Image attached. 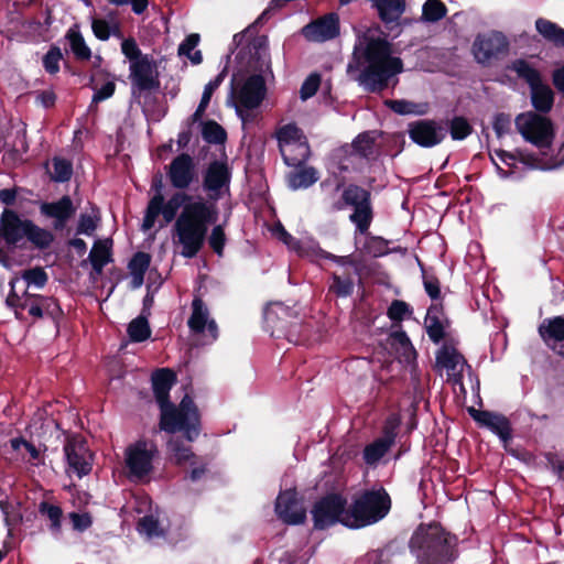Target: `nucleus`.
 Masks as SVG:
<instances>
[{
    "mask_svg": "<svg viewBox=\"0 0 564 564\" xmlns=\"http://www.w3.org/2000/svg\"><path fill=\"white\" fill-rule=\"evenodd\" d=\"M231 169L226 159L210 162L203 174V189L208 199L183 191L174 193L167 200L158 191L149 200L142 230L152 229L162 215L165 224L173 220L174 241L182 247L181 254L194 258L204 246L208 227L218 219L216 202L229 194Z\"/></svg>",
    "mask_w": 564,
    "mask_h": 564,
    "instance_id": "1",
    "label": "nucleus"
},
{
    "mask_svg": "<svg viewBox=\"0 0 564 564\" xmlns=\"http://www.w3.org/2000/svg\"><path fill=\"white\" fill-rule=\"evenodd\" d=\"M402 70L401 58L392 54L391 44L377 30L368 29L358 36L347 72L366 90H383Z\"/></svg>",
    "mask_w": 564,
    "mask_h": 564,
    "instance_id": "2",
    "label": "nucleus"
},
{
    "mask_svg": "<svg viewBox=\"0 0 564 564\" xmlns=\"http://www.w3.org/2000/svg\"><path fill=\"white\" fill-rule=\"evenodd\" d=\"M174 382L175 375L170 369H159L152 375V388L161 410L160 426L169 433L182 431L187 441L192 442L199 433V414L188 395L182 399L178 406L169 401Z\"/></svg>",
    "mask_w": 564,
    "mask_h": 564,
    "instance_id": "3",
    "label": "nucleus"
},
{
    "mask_svg": "<svg viewBox=\"0 0 564 564\" xmlns=\"http://www.w3.org/2000/svg\"><path fill=\"white\" fill-rule=\"evenodd\" d=\"M457 539L438 524L420 525L410 540L417 564H453L457 557Z\"/></svg>",
    "mask_w": 564,
    "mask_h": 564,
    "instance_id": "4",
    "label": "nucleus"
},
{
    "mask_svg": "<svg viewBox=\"0 0 564 564\" xmlns=\"http://www.w3.org/2000/svg\"><path fill=\"white\" fill-rule=\"evenodd\" d=\"M391 507L389 495L383 489L362 492L343 518V524L358 529L378 522Z\"/></svg>",
    "mask_w": 564,
    "mask_h": 564,
    "instance_id": "5",
    "label": "nucleus"
},
{
    "mask_svg": "<svg viewBox=\"0 0 564 564\" xmlns=\"http://www.w3.org/2000/svg\"><path fill=\"white\" fill-rule=\"evenodd\" d=\"M121 52L129 61V78L139 90H153L160 87L159 65L152 55L142 54L135 40L126 39Z\"/></svg>",
    "mask_w": 564,
    "mask_h": 564,
    "instance_id": "6",
    "label": "nucleus"
},
{
    "mask_svg": "<svg viewBox=\"0 0 564 564\" xmlns=\"http://www.w3.org/2000/svg\"><path fill=\"white\" fill-rule=\"evenodd\" d=\"M275 138L286 165L299 167L308 160L311 150L307 139L295 123L279 127L275 131Z\"/></svg>",
    "mask_w": 564,
    "mask_h": 564,
    "instance_id": "7",
    "label": "nucleus"
},
{
    "mask_svg": "<svg viewBox=\"0 0 564 564\" xmlns=\"http://www.w3.org/2000/svg\"><path fill=\"white\" fill-rule=\"evenodd\" d=\"M514 124L524 141L540 150L549 149L554 140L555 132L552 121L534 111L518 115Z\"/></svg>",
    "mask_w": 564,
    "mask_h": 564,
    "instance_id": "8",
    "label": "nucleus"
},
{
    "mask_svg": "<svg viewBox=\"0 0 564 564\" xmlns=\"http://www.w3.org/2000/svg\"><path fill=\"white\" fill-rule=\"evenodd\" d=\"M156 446L152 442L138 441L124 451V465L131 480L147 478L153 469Z\"/></svg>",
    "mask_w": 564,
    "mask_h": 564,
    "instance_id": "9",
    "label": "nucleus"
},
{
    "mask_svg": "<svg viewBox=\"0 0 564 564\" xmlns=\"http://www.w3.org/2000/svg\"><path fill=\"white\" fill-rule=\"evenodd\" d=\"M274 234L276 237L288 246L290 250L297 252L302 257H308L312 260L324 258L329 259L341 267H354L355 271L356 264L350 256H335L325 250H323L317 242L314 240H305L299 241L293 238L281 225H278L274 228Z\"/></svg>",
    "mask_w": 564,
    "mask_h": 564,
    "instance_id": "10",
    "label": "nucleus"
},
{
    "mask_svg": "<svg viewBox=\"0 0 564 564\" xmlns=\"http://www.w3.org/2000/svg\"><path fill=\"white\" fill-rule=\"evenodd\" d=\"M187 325L191 336L197 345L212 344L218 337L217 324L210 318L207 306L199 297H195L192 302V314Z\"/></svg>",
    "mask_w": 564,
    "mask_h": 564,
    "instance_id": "11",
    "label": "nucleus"
},
{
    "mask_svg": "<svg viewBox=\"0 0 564 564\" xmlns=\"http://www.w3.org/2000/svg\"><path fill=\"white\" fill-rule=\"evenodd\" d=\"M343 199L346 205L354 207L350 220L356 225L360 234H366L372 220V208L370 193L357 185H349L343 192Z\"/></svg>",
    "mask_w": 564,
    "mask_h": 564,
    "instance_id": "12",
    "label": "nucleus"
},
{
    "mask_svg": "<svg viewBox=\"0 0 564 564\" xmlns=\"http://www.w3.org/2000/svg\"><path fill=\"white\" fill-rule=\"evenodd\" d=\"M265 91V83L261 75H252L242 83L237 77L231 80V96L239 104L238 110L257 108L264 99Z\"/></svg>",
    "mask_w": 564,
    "mask_h": 564,
    "instance_id": "13",
    "label": "nucleus"
},
{
    "mask_svg": "<svg viewBox=\"0 0 564 564\" xmlns=\"http://www.w3.org/2000/svg\"><path fill=\"white\" fill-rule=\"evenodd\" d=\"M346 500L338 495H329L321 499L313 508L312 516L316 529H325L337 522L343 524V518L348 513Z\"/></svg>",
    "mask_w": 564,
    "mask_h": 564,
    "instance_id": "14",
    "label": "nucleus"
},
{
    "mask_svg": "<svg viewBox=\"0 0 564 564\" xmlns=\"http://www.w3.org/2000/svg\"><path fill=\"white\" fill-rule=\"evenodd\" d=\"M447 127L434 120L421 119L409 123V138L422 148L440 144L447 135Z\"/></svg>",
    "mask_w": 564,
    "mask_h": 564,
    "instance_id": "15",
    "label": "nucleus"
},
{
    "mask_svg": "<svg viewBox=\"0 0 564 564\" xmlns=\"http://www.w3.org/2000/svg\"><path fill=\"white\" fill-rule=\"evenodd\" d=\"M67 460V471L76 474L79 478L89 474L93 466V456L86 443L78 438H69L64 447Z\"/></svg>",
    "mask_w": 564,
    "mask_h": 564,
    "instance_id": "16",
    "label": "nucleus"
},
{
    "mask_svg": "<svg viewBox=\"0 0 564 564\" xmlns=\"http://www.w3.org/2000/svg\"><path fill=\"white\" fill-rule=\"evenodd\" d=\"M399 424L400 419L397 415H391L386 422L383 435L365 447L362 457L367 465L376 466L391 448Z\"/></svg>",
    "mask_w": 564,
    "mask_h": 564,
    "instance_id": "17",
    "label": "nucleus"
},
{
    "mask_svg": "<svg viewBox=\"0 0 564 564\" xmlns=\"http://www.w3.org/2000/svg\"><path fill=\"white\" fill-rule=\"evenodd\" d=\"M508 51V42L500 32L480 34L473 44V53L478 63L485 64Z\"/></svg>",
    "mask_w": 564,
    "mask_h": 564,
    "instance_id": "18",
    "label": "nucleus"
},
{
    "mask_svg": "<svg viewBox=\"0 0 564 564\" xmlns=\"http://www.w3.org/2000/svg\"><path fill=\"white\" fill-rule=\"evenodd\" d=\"M275 512L286 524H301L306 519V511L293 489L280 492L275 501Z\"/></svg>",
    "mask_w": 564,
    "mask_h": 564,
    "instance_id": "19",
    "label": "nucleus"
},
{
    "mask_svg": "<svg viewBox=\"0 0 564 564\" xmlns=\"http://www.w3.org/2000/svg\"><path fill=\"white\" fill-rule=\"evenodd\" d=\"M169 180L173 187L186 189L196 180V166L191 155L182 153L174 158L167 171Z\"/></svg>",
    "mask_w": 564,
    "mask_h": 564,
    "instance_id": "20",
    "label": "nucleus"
},
{
    "mask_svg": "<svg viewBox=\"0 0 564 564\" xmlns=\"http://www.w3.org/2000/svg\"><path fill=\"white\" fill-rule=\"evenodd\" d=\"M303 35L313 42H325L339 34V19L335 13L327 14L303 28Z\"/></svg>",
    "mask_w": 564,
    "mask_h": 564,
    "instance_id": "21",
    "label": "nucleus"
},
{
    "mask_svg": "<svg viewBox=\"0 0 564 564\" xmlns=\"http://www.w3.org/2000/svg\"><path fill=\"white\" fill-rule=\"evenodd\" d=\"M469 413L480 426L487 427L497 434L505 444L511 438V427L506 416L473 408L469 410Z\"/></svg>",
    "mask_w": 564,
    "mask_h": 564,
    "instance_id": "22",
    "label": "nucleus"
},
{
    "mask_svg": "<svg viewBox=\"0 0 564 564\" xmlns=\"http://www.w3.org/2000/svg\"><path fill=\"white\" fill-rule=\"evenodd\" d=\"M539 333L550 349L564 357V316L544 319Z\"/></svg>",
    "mask_w": 564,
    "mask_h": 564,
    "instance_id": "23",
    "label": "nucleus"
},
{
    "mask_svg": "<svg viewBox=\"0 0 564 564\" xmlns=\"http://www.w3.org/2000/svg\"><path fill=\"white\" fill-rule=\"evenodd\" d=\"M40 212L43 216L54 219V228L61 230L75 214L76 208L69 196L51 203H42Z\"/></svg>",
    "mask_w": 564,
    "mask_h": 564,
    "instance_id": "24",
    "label": "nucleus"
},
{
    "mask_svg": "<svg viewBox=\"0 0 564 564\" xmlns=\"http://www.w3.org/2000/svg\"><path fill=\"white\" fill-rule=\"evenodd\" d=\"M436 366L441 370H445L448 378L458 381L466 366V361L455 348L444 346L436 354Z\"/></svg>",
    "mask_w": 564,
    "mask_h": 564,
    "instance_id": "25",
    "label": "nucleus"
},
{
    "mask_svg": "<svg viewBox=\"0 0 564 564\" xmlns=\"http://www.w3.org/2000/svg\"><path fill=\"white\" fill-rule=\"evenodd\" d=\"M20 279H13L11 281V293L7 297V303L11 306L20 307L22 310H28L29 314L34 317L43 316V308L41 305V301L39 296H30L26 292L23 293L22 296H19L14 292L15 283H18Z\"/></svg>",
    "mask_w": 564,
    "mask_h": 564,
    "instance_id": "26",
    "label": "nucleus"
},
{
    "mask_svg": "<svg viewBox=\"0 0 564 564\" xmlns=\"http://www.w3.org/2000/svg\"><path fill=\"white\" fill-rule=\"evenodd\" d=\"M111 249H112V240L111 239H99L96 240L90 252H89V261L93 265L94 272L99 275L102 273V270L106 264H108L111 259Z\"/></svg>",
    "mask_w": 564,
    "mask_h": 564,
    "instance_id": "27",
    "label": "nucleus"
},
{
    "mask_svg": "<svg viewBox=\"0 0 564 564\" xmlns=\"http://www.w3.org/2000/svg\"><path fill=\"white\" fill-rule=\"evenodd\" d=\"M151 262L150 254L145 252H137L129 262V272L131 275V288L139 289L144 281V274L149 269Z\"/></svg>",
    "mask_w": 564,
    "mask_h": 564,
    "instance_id": "28",
    "label": "nucleus"
},
{
    "mask_svg": "<svg viewBox=\"0 0 564 564\" xmlns=\"http://www.w3.org/2000/svg\"><path fill=\"white\" fill-rule=\"evenodd\" d=\"M380 19L384 23L397 22L405 11V0H375Z\"/></svg>",
    "mask_w": 564,
    "mask_h": 564,
    "instance_id": "29",
    "label": "nucleus"
},
{
    "mask_svg": "<svg viewBox=\"0 0 564 564\" xmlns=\"http://www.w3.org/2000/svg\"><path fill=\"white\" fill-rule=\"evenodd\" d=\"M533 107L540 112H549L554 102V94L550 86L542 82L531 88Z\"/></svg>",
    "mask_w": 564,
    "mask_h": 564,
    "instance_id": "30",
    "label": "nucleus"
},
{
    "mask_svg": "<svg viewBox=\"0 0 564 564\" xmlns=\"http://www.w3.org/2000/svg\"><path fill=\"white\" fill-rule=\"evenodd\" d=\"M535 29L544 40L553 43L555 46H564V29L556 23L539 18L535 21Z\"/></svg>",
    "mask_w": 564,
    "mask_h": 564,
    "instance_id": "31",
    "label": "nucleus"
},
{
    "mask_svg": "<svg viewBox=\"0 0 564 564\" xmlns=\"http://www.w3.org/2000/svg\"><path fill=\"white\" fill-rule=\"evenodd\" d=\"M46 171L52 181L64 183L73 175V164L64 158L55 156L46 163Z\"/></svg>",
    "mask_w": 564,
    "mask_h": 564,
    "instance_id": "32",
    "label": "nucleus"
},
{
    "mask_svg": "<svg viewBox=\"0 0 564 564\" xmlns=\"http://www.w3.org/2000/svg\"><path fill=\"white\" fill-rule=\"evenodd\" d=\"M318 172L313 166L294 171L288 175V184L292 189L307 188L318 181Z\"/></svg>",
    "mask_w": 564,
    "mask_h": 564,
    "instance_id": "33",
    "label": "nucleus"
},
{
    "mask_svg": "<svg viewBox=\"0 0 564 564\" xmlns=\"http://www.w3.org/2000/svg\"><path fill=\"white\" fill-rule=\"evenodd\" d=\"M25 225V239H28L33 246L39 249H46L51 246L54 240V236L50 230L41 228L30 219Z\"/></svg>",
    "mask_w": 564,
    "mask_h": 564,
    "instance_id": "34",
    "label": "nucleus"
},
{
    "mask_svg": "<svg viewBox=\"0 0 564 564\" xmlns=\"http://www.w3.org/2000/svg\"><path fill=\"white\" fill-rule=\"evenodd\" d=\"M169 451L172 459L178 464H195V455L192 452L191 446L184 445L178 437H173L167 443Z\"/></svg>",
    "mask_w": 564,
    "mask_h": 564,
    "instance_id": "35",
    "label": "nucleus"
},
{
    "mask_svg": "<svg viewBox=\"0 0 564 564\" xmlns=\"http://www.w3.org/2000/svg\"><path fill=\"white\" fill-rule=\"evenodd\" d=\"M66 39L69 43L73 54L77 59L88 61L91 58V51L76 28H72L67 31Z\"/></svg>",
    "mask_w": 564,
    "mask_h": 564,
    "instance_id": "36",
    "label": "nucleus"
},
{
    "mask_svg": "<svg viewBox=\"0 0 564 564\" xmlns=\"http://www.w3.org/2000/svg\"><path fill=\"white\" fill-rule=\"evenodd\" d=\"M225 78V70L219 73L213 80H210L204 88L200 102L192 116L194 122L199 121L209 105L214 91L220 86Z\"/></svg>",
    "mask_w": 564,
    "mask_h": 564,
    "instance_id": "37",
    "label": "nucleus"
},
{
    "mask_svg": "<svg viewBox=\"0 0 564 564\" xmlns=\"http://www.w3.org/2000/svg\"><path fill=\"white\" fill-rule=\"evenodd\" d=\"M127 332L130 340L134 343L144 341L151 336L148 319L143 316L132 319L128 325Z\"/></svg>",
    "mask_w": 564,
    "mask_h": 564,
    "instance_id": "38",
    "label": "nucleus"
},
{
    "mask_svg": "<svg viewBox=\"0 0 564 564\" xmlns=\"http://www.w3.org/2000/svg\"><path fill=\"white\" fill-rule=\"evenodd\" d=\"M438 308L436 305H432L425 317V326L429 337L438 343L444 336V328L442 322L437 317Z\"/></svg>",
    "mask_w": 564,
    "mask_h": 564,
    "instance_id": "39",
    "label": "nucleus"
},
{
    "mask_svg": "<svg viewBox=\"0 0 564 564\" xmlns=\"http://www.w3.org/2000/svg\"><path fill=\"white\" fill-rule=\"evenodd\" d=\"M511 69L529 84L530 89L542 82L540 73L523 59L513 62Z\"/></svg>",
    "mask_w": 564,
    "mask_h": 564,
    "instance_id": "40",
    "label": "nucleus"
},
{
    "mask_svg": "<svg viewBox=\"0 0 564 564\" xmlns=\"http://www.w3.org/2000/svg\"><path fill=\"white\" fill-rule=\"evenodd\" d=\"M376 140V131L362 132L354 140L352 148L359 155L368 158L375 152Z\"/></svg>",
    "mask_w": 564,
    "mask_h": 564,
    "instance_id": "41",
    "label": "nucleus"
},
{
    "mask_svg": "<svg viewBox=\"0 0 564 564\" xmlns=\"http://www.w3.org/2000/svg\"><path fill=\"white\" fill-rule=\"evenodd\" d=\"M329 291L339 297H347L354 291V280L349 275L334 273Z\"/></svg>",
    "mask_w": 564,
    "mask_h": 564,
    "instance_id": "42",
    "label": "nucleus"
},
{
    "mask_svg": "<svg viewBox=\"0 0 564 564\" xmlns=\"http://www.w3.org/2000/svg\"><path fill=\"white\" fill-rule=\"evenodd\" d=\"M446 7L440 0H426L422 8V20L436 22L446 15Z\"/></svg>",
    "mask_w": 564,
    "mask_h": 564,
    "instance_id": "43",
    "label": "nucleus"
},
{
    "mask_svg": "<svg viewBox=\"0 0 564 564\" xmlns=\"http://www.w3.org/2000/svg\"><path fill=\"white\" fill-rule=\"evenodd\" d=\"M199 43V35L196 33L189 34L178 46V54L184 55L191 59L193 64L202 63V53L200 51H195L192 54V51L196 48Z\"/></svg>",
    "mask_w": 564,
    "mask_h": 564,
    "instance_id": "44",
    "label": "nucleus"
},
{
    "mask_svg": "<svg viewBox=\"0 0 564 564\" xmlns=\"http://www.w3.org/2000/svg\"><path fill=\"white\" fill-rule=\"evenodd\" d=\"M21 279L25 282L26 288L43 289L47 283L48 276L45 270L41 267L24 270Z\"/></svg>",
    "mask_w": 564,
    "mask_h": 564,
    "instance_id": "45",
    "label": "nucleus"
},
{
    "mask_svg": "<svg viewBox=\"0 0 564 564\" xmlns=\"http://www.w3.org/2000/svg\"><path fill=\"white\" fill-rule=\"evenodd\" d=\"M40 512L44 514L51 522L50 530L55 536L61 534V519L63 511L59 507L42 502L40 506Z\"/></svg>",
    "mask_w": 564,
    "mask_h": 564,
    "instance_id": "46",
    "label": "nucleus"
},
{
    "mask_svg": "<svg viewBox=\"0 0 564 564\" xmlns=\"http://www.w3.org/2000/svg\"><path fill=\"white\" fill-rule=\"evenodd\" d=\"M202 135L208 143H223L226 140V131L215 121H206L202 128Z\"/></svg>",
    "mask_w": 564,
    "mask_h": 564,
    "instance_id": "47",
    "label": "nucleus"
},
{
    "mask_svg": "<svg viewBox=\"0 0 564 564\" xmlns=\"http://www.w3.org/2000/svg\"><path fill=\"white\" fill-rule=\"evenodd\" d=\"M138 531L145 534L148 538H154L162 534V530L158 520L152 516H144L138 523Z\"/></svg>",
    "mask_w": 564,
    "mask_h": 564,
    "instance_id": "48",
    "label": "nucleus"
},
{
    "mask_svg": "<svg viewBox=\"0 0 564 564\" xmlns=\"http://www.w3.org/2000/svg\"><path fill=\"white\" fill-rule=\"evenodd\" d=\"M210 248L220 257L226 245V235L223 225H216L208 238Z\"/></svg>",
    "mask_w": 564,
    "mask_h": 564,
    "instance_id": "49",
    "label": "nucleus"
},
{
    "mask_svg": "<svg viewBox=\"0 0 564 564\" xmlns=\"http://www.w3.org/2000/svg\"><path fill=\"white\" fill-rule=\"evenodd\" d=\"M91 29L97 39L107 41L110 35L118 30V26L116 24L111 25L108 21L102 19H94Z\"/></svg>",
    "mask_w": 564,
    "mask_h": 564,
    "instance_id": "50",
    "label": "nucleus"
},
{
    "mask_svg": "<svg viewBox=\"0 0 564 564\" xmlns=\"http://www.w3.org/2000/svg\"><path fill=\"white\" fill-rule=\"evenodd\" d=\"M98 221L99 216L95 212L91 214H82L78 221L77 232L86 236L93 235L97 228Z\"/></svg>",
    "mask_w": 564,
    "mask_h": 564,
    "instance_id": "51",
    "label": "nucleus"
},
{
    "mask_svg": "<svg viewBox=\"0 0 564 564\" xmlns=\"http://www.w3.org/2000/svg\"><path fill=\"white\" fill-rule=\"evenodd\" d=\"M496 156L509 167V170H503L498 165L496 159L492 158V162L495 163L499 175L503 178L511 176L513 174L512 166H514L517 162L516 155L505 151H497Z\"/></svg>",
    "mask_w": 564,
    "mask_h": 564,
    "instance_id": "52",
    "label": "nucleus"
},
{
    "mask_svg": "<svg viewBox=\"0 0 564 564\" xmlns=\"http://www.w3.org/2000/svg\"><path fill=\"white\" fill-rule=\"evenodd\" d=\"M471 132L468 121L462 117L454 118L451 122V135L455 140H463Z\"/></svg>",
    "mask_w": 564,
    "mask_h": 564,
    "instance_id": "53",
    "label": "nucleus"
},
{
    "mask_svg": "<svg viewBox=\"0 0 564 564\" xmlns=\"http://www.w3.org/2000/svg\"><path fill=\"white\" fill-rule=\"evenodd\" d=\"M63 55L58 47H52L43 57V66L50 74H56L59 70V62Z\"/></svg>",
    "mask_w": 564,
    "mask_h": 564,
    "instance_id": "54",
    "label": "nucleus"
},
{
    "mask_svg": "<svg viewBox=\"0 0 564 564\" xmlns=\"http://www.w3.org/2000/svg\"><path fill=\"white\" fill-rule=\"evenodd\" d=\"M386 105L393 110L395 113L399 115H412V113H422L421 110H419V106L414 102L406 101V100H387Z\"/></svg>",
    "mask_w": 564,
    "mask_h": 564,
    "instance_id": "55",
    "label": "nucleus"
},
{
    "mask_svg": "<svg viewBox=\"0 0 564 564\" xmlns=\"http://www.w3.org/2000/svg\"><path fill=\"white\" fill-rule=\"evenodd\" d=\"M10 445L13 451L22 452L25 451L29 454L28 460H37L40 458V449L36 448L32 443H29L22 437L12 438Z\"/></svg>",
    "mask_w": 564,
    "mask_h": 564,
    "instance_id": "56",
    "label": "nucleus"
},
{
    "mask_svg": "<svg viewBox=\"0 0 564 564\" xmlns=\"http://www.w3.org/2000/svg\"><path fill=\"white\" fill-rule=\"evenodd\" d=\"M321 84V76L316 73L311 74L302 84L300 95L302 100L313 97Z\"/></svg>",
    "mask_w": 564,
    "mask_h": 564,
    "instance_id": "57",
    "label": "nucleus"
},
{
    "mask_svg": "<svg viewBox=\"0 0 564 564\" xmlns=\"http://www.w3.org/2000/svg\"><path fill=\"white\" fill-rule=\"evenodd\" d=\"M390 340L392 345L399 344L403 349V355L406 360H411L414 358L415 351L410 343V339L403 332H397L390 336Z\"/></svg>",
    "mask_w": 564,
    "mask_h": 564,
    "instance_id": "58",
    "label": "nucleus"
},
{
    "mask_svg": "<svg viewBox=\"0 0 564 564\" xmlns=\"http://www.w3.org/2000/svg\"><path fill=\"white\" fill-rule=\"evenodd\" d=\"M410 313L409 305L399 300L393 301L388 310V316L390 319L395 322L404 319V317Z\"/></svg>",
    "mask_w": 564,
    "mask_h": 564,
    "instance_id": "59",
    "label": "nucleus"
},
{
    "mask_svg": "<svg viewBox=\"0 0 564 564\" xmlns=\"http://www.w3.org/2000/svg\"><path fill=\"white\" fill-rule=\"evenodd\" d=\"M116 7L131 6L133 13L140 15L145 12L149 7V0H106Z\"/></svg>",
    "mask_w": 564,
    "mask_h": 564,
    "instance_id": "60",
    "label": "nucleus"
},
{
    "mask_svg": "<svg viewBox=\"0 0 564 564\" xmlns=\"http://www.w3.org/2000/svg\"><path fill=\"white\" fill-rule=\"evenodd\" d=\"M511 120L508 115L498 113L494 119V130L498 138L503 137L510 130Z\"/></svg>",
    "mask_w": 564,
    "mask_h": 564,
    "instance_id": "61",
    "label": "nucleus"
},
{
    "mask_svg": "<svg viewBox=\"0 0 564 564\" xmlns=\"http://www.w3.org/2000/svg\"><path fill=\"white\" fill-rule=\"evenodd\" d=\"M69 519L73 525V529L76 531H85L91 525V518L88 513H69Z\"/></svg>",
    "mask_w": 564,
    "mask_h": 564,
    "instance_id": "62",
    "label": "nucleus"
},
{
    "mask_svg": "<svg viewBox=\"0 0 564 564\" xmlns=\"http://www.w3.org/2000/svg\"><path fill=\"white\" fill-rule=\"evenodd\" d=\"M365 248L368 253L372 254L373 257H379L384 253L387 246L383 239L379 237H371L368 239Z\"/></svg>",
    "mask_w": 564,
    "mask_h": 564,
    "instance_id": "63",
    "label": "nucleus"
},
{
    "mask_svg": "<svg viewBox=\"0 0 564 564\" xmlns=\"http://www.w3.org/2000/svg\"><path fill=\"white\" fill-rule=\"evenodd\" d=\"M423 284L426 293L433 300H437L441 295L440 282L434 276H423Z\"/></svg>",
    "mask_w": 564,
    "mask_h": 564,
    "instance_id": "64",
    "label": "nucleus"
}]
</instances>
